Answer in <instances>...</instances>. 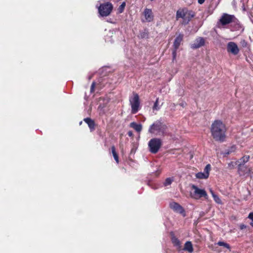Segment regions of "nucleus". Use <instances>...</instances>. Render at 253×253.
Wrapping results in <instances>:
<instances>
[{
	"label": "nucleus",
	"mask_w": 253,
	"mask_h": 253,
	"mask_svg": "<svg viewBox=\"0 0 253 253\" xmlns=\"http://www.w3.org/2000/svg\"><path fill=\"white\" fill-rule=\"evenodd\" d=\"M82 122H80V125H81V124H82Z\"/></svg>",
	"instance_id": "36"
},
{
	"label": "nucleus",
	"mask_w": 253,
	"mask_h": 253,
	"mask_svg": "<svg viewBox=\"0 0 253 253\" xmlns=\"http://www.w3.org/2000/svg\"><path fill=\"white\" fill-rule=\"evenodd\" d=\"M227 50L228 52L236 55L239 52V49L237 44L234 42H229L227 45Z\"/></svg>",
	"instance_id": "8"
},
{
	"label": "nucleus",
	"mask_w": 253,
	"mask_h": 253,
	"mask_svg": "<svg viewBox=\"0 0 253 253\" xmlns=\"http://www.w3.org/2000/svg\"><path fill=\"white\" fill-rule=\"evenodd\" d=\"M145 20L147 22H151L153 20L154 16L151 9L145 8L143 12Z\"/></svg>",
	"instance_id": "13"
},
{
	"label": "nucleus",
	"mask_w": 253,
	"mask_h": 253,
	"mask_svg": "<svg viewBox=\"0 0 253 253\" xmlns=\"http://www.w3.org/2000/svg\"><path fill=\"white\" fill-rule=\"evenodd\" d=\"M234 18V16L233 15L223 14L220 19V22L222 25H225L231 23Z\"/></svg>",
	"instance_id": "10"
},
{
	"label": "nucleus",
	"mask_w": 253,
	"mask_h": 253,
	"mask_svg": "<svg viewBox=\"0 0 253 253\" xmlns=\"http://www.w3.org/2000/svg\"><path fill=\"white\" fill-rule=\"evenodd\" d=\"M128 135L130 137L133 136V133L131 131H129L128 132Z\"/></svg>",
	"instance_id": "33"
},
{
	"label": "nucleus",
	"mask_w": 253,
	"mask_h": 253,
	"mask_svg": "<svg viewBox=\"0 0 253 253\" xmlns=\"http://www.w3.org/2000/svg\"><path fill=\"white\" fill-rule=\"evenodd\" d=\"M184 250L189 253H192L193 251V246L191 242L187 241L185 243Z\"/></svg>",
	"instance_id": "16"
},
{
	"label": "nucleus",
	"mask_w": 253,
	"mask_h": 253,
	"mask_svg": "<svg viewBox=\"0 0 253 253\" xmlns=\"http://www.w3.org/2000/svg\"><path fill=\"white\" fill-rule=\"evenodd\" d=\"M211 170V166L210 164L207 165L204 169V172L208 173L209 174V171Z\"/></svg>",
	"instance_id": "26"
},
{
	"label": "nucleus",
	"mask_w": 253,
	"mask_h": 253,
	"mask_svg": "<svg viewBox=\"0 0 253 253\" xmlns=\"http://www.w3.org/2000/svg\"><path fill=\"white\" fill-rule=\"evenodd\" d=\"M226 127L219 120H215L211 126V132L213 138L219 141H223L225 138Z\"/></svg>",
	"instance_id": "1"
},
{
	"label": "nucleus",
	"mask_w": 253,
	"mask_h": 253,
	"mask_svg": "<svg viewBox=\"0 0 253 253\" xmlns=\"http://www.w3.org/2000/svg\"><path fill=\"white\" fill-rule=\"evenodd\" d=\"M126 6V3L125 2H123L122 4L120 6L119 8V10L120 12H122L124 9V8Z\"/></svg>",
	"instance_id": "27"
},
{
	"label": "nucleus",
	"mask_w": 253,
	"mask_h": 253,
	"mask_svg": "<svg viewBox=\"0 0 253 253\" xmlns=\"http://www.w3.org/2000/svg\"><path fill=\"white\" fill-rule=\"evenodd\" d=\"M191 188L192 190L190 193L191 198L199 200L202 197H204L205 199H208V194L204 189H200L195 185H192Z\"/></svg>",
	"instance_id": "4"
},
{
	"label": "nucleus",
	"mask_w": 253,
	"mask_h": 253,
	"mask_svg": "<svg viewBox=\"0 0 253 253\" xmlns=\"http://www.w3.org/2000/svg\"><path fill=\"white\" fill-rule=\"evenodd\" d=\"M205 0H198V3L200 4H203Z\"/></svg>",
	"instance_id": "34"
},
{
	"label": "nucleus",
	"mask_w": 253,
	"mask_h": 253,
	"mask_svg": "<svg viewBox=\"0 0 253 253\" xmlns=\"http://www.w3.org/2000/svg\"><path fill=\"white\" fill-rule=\"evenodd\" d=\"M210 192H211L212 196L215 195V194L213 192V191L211 189H210Z\"/></svg>",
	"instance_id": "35"
},
{
	"label": "nucleus",
	"mask_w": 253,
	"mask_h": 253,
	"mask_svg": "<svg viewBox=\"0 0 253 253\" xmlns=\"http://www.w3.org/2000/svg\"><path fill=\"white\" fill-rule=\"evenodd\" d=\"M151 1H153V0H150Z\"/></svg>",
	"instance_id": "37"
},
{
	"label": "nucleus",
	"mask_w": 253,
	"mask_h": 253,
	"mask_svg": "<svg viewBox=\"0 0 253 253\" xmlns=\"http://www.w3.org/2000/svg\"><path fill=\"white\" fill-rule=\"evenodd\" d=\"M113 9V5L110 2H107L101 4L98 7L99 14L102 17L108 16Z\"/></svg>",
	"instance_id": "5"
},
{
	"label": "nucleus",
	"mask_w": 253,
	"mask_h": 253,
	"mask_svg": "<svg viewBox=\"0 0 253 253\" xmlns=\"http://www.w3.org/2000/svg\"><path fill=\"white\" fill-rule=\"evenodd\" d=\"M129 102L131 108V113H136L140 106L139 97L137 94L133 93V96L129 98Z\"/></svg>",
	"instance_id": "6"
},
{
	"label": "nucleus",
	"mask_w": 253,
	"mask_h": 253,
	"mask_svg": "<svg viewBox=\"0 0 253 253\" xmlns=\"http://www.w3.org/2000/svg\"><path fill=\"white\" fill-rule=\"evenodd\" d=\"M84 121L88 125L89 127L91 130H92L94 128V123L90 118H87L84 119Z\"/></svg>",
	"instance_id": "17"
},
{
	"label": "nucleus",
	"mask_w": 253,
	"mask_h": 253,
	"mask_svg": "<svg viewBox=\"0 0 253 253\" xmlns=\"http://www.w3.org/2000/svg\"><path fill=\"white\" fill-rule=\"evenodd\" d=\"M112 153L113 154V157L117 163H119V157L116 152L115 148L114 146H112L111 148Z\"/></svg>",
	"instance_id": "19"
},
{
	"label": "nucleus",
	"mask_w": 253,
	"mask_h": 253,
	"mask_svg": "<svg viewBox=\"0 0 253 253\" xmlns=\"http://www.w3.org/2000/svg\"><path fill=\"white\" fill-rule=\"evenodd\" d=\"M217 245L220 246L225 247V248H228V249H229L230 247L229 245L228 244H227L225 242H218L217 243Z\"/></svg>",
	"instance_id": "25"
},
{
	"label": "nucleus",
	"mask_w": 253,
	"mask_h": 253,
	"mask_svg": "<svg viewBox=\"0 0 253 253\" xmlns=\"http://www.w3.org/2000/svg\"><path fill=\"white\" fill-rule=\"evenodd\" d=\"M196 176L197 178L204 179L207 178L209 177V174L208 173L204 172H198L196 174Z\"/></svg>",
	"instance_id": "18"
},
{
	"label": "nucleus",
	"mask_w": 253,
	"mask_h": 253,
	"mask_svg": "<svg viewBox=\"0 0 253 253\" xmlns=\"http://www.w3.org/2000/svg\"><path fill=\"white\" fill-rule=\"evenodd\" d=\"M183 35L182 34H179L175 39L173 46L174 49H177L182 41Z\"/></svg>",
	"instance_id": "14"
},
{
	"label": "nucleus",
	"mask_w": 253,
	"mask_h": 253,
	"mask_svg": "<svg viewBox=\"0 0 253 253\" xmlns=\"http://www.w3.org/2000/svg\"><path fill=\"white\" fill-rule=\"evenodd\" d=\"M148 132L159 136H165L169 134L167 126L158 121L155 122L150 126Z\"/></svg>",
	"instance_id": "2"
},
{
	"label": "nucleus",
	"mask_w": 253,
	"mask_h": 253,
	"mask_svg": "<svg viewBox=\"0 0 253 253\" xmlns=\"http://www.w3.org/2000/svg\"><path fill=\"white\" fill-rule=\"evenodd\" d=\"M205 44V40L203 38L199 37L197 38L194 42L191 45V47L193 49L198 48Z\"/></svg>",
	"instance_id": "11"
},
{
	"label": "nucleus",
	"mask_w": 253,
	"mask_h": 253,
	"mask_svg": "<svg viewBox=\"0 0 253 253\" xmlns=\"http://www.w3.org/2000/svg\"><path fill=\"white\" fill-rule=\"evenodd\" d=\"M169 206L171 209L176 212L183 213L184 212L183 208L177 203L171 202L170 203Z\"/></svg>",
	"instance_id": "12"
},
{
	"label": "nucleus",
	"mask_w": 253,
	"mask_h": 253,
	"mask_svg": "<svg viewBox=\"0 0 253 253\" xmlns=\"http://www.w3.org/2000/svg\"><path fill=\"white\" fill-rule=\"evenodd\" d=\"M161 106L159 104V98H157L153 107V111H158L160 109Z\"/></svg>",
	"instance_id": "20"
},
{
	"label": "nucleus",
	"mask_w": 253,
	"mask_h": 253,
	"mask_svg": "<svg viewBox=\"0 0 253 253\" xmlns=\"http://www.w3.org/2000/svg\"><path fill=\"white\" fill-rule=\"evenodd\" d=\"M248 217L249 218H250V219L252 220V222L251 223V225L253 227V212H251L249 216H248Z\"/></svg>",
	"instance_id": "29"
},
{
	"label": "nucleus",
	"mask_w": 253,
	"mask_h": 253,
	"mask_svg": "<svg viewBox=\"0 0 253 253\" xmlns=\"http://www.w3.org/2000/svg\"><path fill=\"white\" fill-rule=\"evenodd\" d=\"M172 242L176 246L179 247L180 242L177 238L173 237L172 238Z\"/></svg>",
	"instance_id": "24"
},
{
	"label": "nucleus",
	"mask_w": 253,
	"mask_h": 253,
	"mask_svg": "<svg viewBox=\"0 0 253 253\" xmlns=\"http://www.w3.org/2000/svg\"><path fill=\"white\" fill-rule=\"evenodd\" d=\"M94 87H95V83L93 82L92 83V84H91V88H90V91L91 92H93V91Z\"/></svg>",
	"instance_id": "31"
},
{
	"label": "nucleus",
	"mask_w": 253,
	"mask_h": 253,
	"mask_svg": "<svg viewBox=\"0 0 253 253\" xmlns=\"http://www.w3.org/2000/svg\"><path fill=\"white\" fill-rule=\"evenodd\" d=\"M246 227V226L245 224H242L240 225V228L241 230L245 229Z\"/></svg>",
	"instance_id": "32"
},
{
	"label": "nucleus",
	"mask_w": 253,
	"mask_h": 253,
	"mask_svg": "<svg viewBox=\"0 0 253 253\" xmlns=\"http://www.w3.org/2000/svg\"><path fill=\"white\" fill-rule=\"evenodd\" d=\"M249 159L250 156L246 155L241 158L239 161H237L238 172L240 174H242L244 164L249 161Z\"/></svg>",
	"instance_id": "9"
},
{
	"label": "nucleus",
	"mask_w": 253,
	"mask_h": 253,
	"mask_svg": "<svg viewBox=\"0 0 253 253\" xmlns=\"http://www.w3.org/2000/svg\"><path fill=\"white\" fill-rule=\"evenodd\" d=\"M162 145V141L159 138L151 139L149 143L148 146L150 151L152 153H156Z\"/></svg>",
	"instance_id": "7"
},
{
	"label": "nucleus",
	"mask_w": 253,
	"mask_h": 253,
	"mask_svg": "<svg viewBox=\"0 0 253 253\" xmlns=\"http://www.w3.org/2000/svg\"><path fill=\"white\" fill-rule=\"evenodd\" d=\"M236 165H237L238 166V163H237V161H236V162H230V163H228V168L230 169H234L235 168V166Z\"/></svg>",
	"instance_id": "23"
},
{
	"label": "nucleus",
	"mask_w": 253,
	"mask_h": 253,
	"mask_svg": "<svg viewBox=\"0 0 253 253\" xmlns=\"http://www.w3.org/2000/svg\"><path fill=\"white\" fill-rule=\"evenodd\" d=\"M194 15L192 11L187 9H180L176 12V19L182 18L184 24H187L194 17Z\"/></svg>",
	"instance_id": "3"
},
{
	"label": "nucleus",
	"mask_w": 253,
	"mask_h": 253,
	"mask_svg": "<svg viewBox=\"0 0 253 253\" xmlns=\"http://www.w3.org/2000/svg\"><path fill=\"white\" fill-rule=\"evenodd\" d=\"M236 150V147L235 146H232L230 149L226 153V154H229L230 153L233 152Z\"/></svg>",
	"instance_id": "28"
},
{
	"label": "nucleus",
	"mask_w": 253,
	"mask_h": 253,
	"mask_svg": "<svg viewBox=\"0 0 253 253\" xmlns=\"http://www.w3.org/2000/svg\"><path fill=\"white\" fill-rule=\"evenodd\" d=\"M130 126L134 128L136 131L140 132L142 128V126L141 124H137L135 122H132L130 124Z\"/></svg>",
	"instance_id": "15"
},
{
	"label": "nucleus",
	"mask_w": 253,
	"mask_h": 253,
	"mask_svg": "<svg viewBox=\"0 0 253 253\" xmlns=\"http://www.w3.org/2000/svg\"><path fill=\"white\" fill-rule=\"evenodd\" d=\"M173 179L172 178H171V177H169V178H167L164 184L165 186H169V185L171 184V183H172V182L173 181Z\"/></svg>",
	"instance_id": "21"
},
{
	"label": "nucleus",
	"mask_w": 253,
	"mask_h": 253,
	"mask_svg": "<svg viewBox=\"0 0 253 253\" xmlns=\"http://www.w3.org/2000/svg\"><path fill=\"white\" fill-rule=\"evenodd\" d=\"M214 201L215 203H216L218 204H222V201L219 198V197L217 195H214L212 196Z\"/></svg>",
	"instance_id": "22"
},
{
	"label": "nucleus",
	"mask_w": 253,
	"mask_h": 253,
	"mask_svg": "<svg viewBox=\"0 0 253 253\" xmlns=\"http://www.w3.org/2000/svg\"><path fill=\"white\" fill-rule=\"evenodd\" d=\"M176 50L174 49V50L172 52V55H173V60L175 59L176 56Z\"/></svg>",
	"instance_id": "30"
}]
</instances>
